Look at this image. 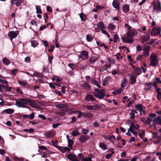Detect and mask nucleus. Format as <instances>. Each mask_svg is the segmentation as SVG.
I'll return each instance as SVG.
<instances>
[{
    "label": "nucleus",
    "instance_id": "f257e3e1",
    "mask_svg": "<svg viewBox=\"0 0 161 161\" xmlns=\"http://www.w3.org/2000/svg\"><path fill=\"white\" fill-rule=\"evenodd\" d=\"M31 102V100L29 99L21 98L16 100L15 101V103L16 105L19 107L28 108L29 107L25 105L28 104L29 103Z\"/></svg>",
    "mask_w": 161,
    "mask_h": 161
},
{
    "label": "nucleus",
    "instance_id": "f03ea898",
    "mask_svg": "<svg viewBox=\"0 0 161 161\" xmlns=\"http://www.w3.org/2000/svg\"><path fill=\"white\" fill-rule=\"evenodd\" d=\"M102 107L100 104L97 103L94 105H86L84 106L85 108L89 110H96L100 109Z\"/></svg>",
    "mask_w": 161,
    "mask_h": 161
},
{
    "label": "nucleus",
    "instance_id": "7ed1b4c3",
    "mask_svg": "<svg viewBox=\"0 0 161 161\" xmlns=\"http://www.w3.org/2000/svg\"><path fill=\"white\" fill-rule=\"evenodd\" d=\"M153 9L156 10L158 13L161 12V4L160 2L157 0L153 2Z\"/></svg>",
    "mask_w": 161,
    "mask_h": 161
},
{
    "label": "nucleus",
    "instance_id": "20e7f679",
    "mask_svg": "<svg viewBox=\"0 0 161 161\" xmlns=\"http://www.w3.org/2000/svg\"><path fill=\"white\" fill-rule=\"evenodd\" d=\"M151 61L150 65L152 66H154L156 65L157 63V60L156 55L154 53L151 54L150 57Z\"/></svg>",
    "mask_w": 161,
    "mask_h": 161
},
{
    "label": "nucleus",
    "instance_id": "39448f33",
    "mask_svg": "<svg viewBox=\"0 0 161 161\" xmlns=\"http://www.w3.org/2000/svg\"><path fill=\"white\" fill-rule=\"evenodd\" d=\"M157 115L154 113H151L149 115V117L147 118V120L145 122V124H146L150 125L151 121H153V120L156 117Z\"/></svg>",
    "mask_w": 161,
    "mask_h": 161
},
{
    "label": "nucleus",
    "instance_id": "423d86ee",
    "mask_svg": "<svg viewBox=\"0 0 161 161\" xmlns=\"http://www.w3.org/2000/svg\"><path fill=\"white\" fill-rule=\"evenodd\" d=\"M161 32V29L159 27H154L151 30V35L152 36H155L159 35Z\"/></svg>",
    "mask_w": 161,
    "mask_h": 161
},
{
    "label": "nucleus",
    "instance_id": "0eeeda50",
    "mask_svg": "<svg viewBox=\"0 0 161 161\" xmlns=\"http://www.w3.org/2000/svg\"><path fill=\"white\" fill-rule=\"evenodd\" d=\"M94 96L99 99H102L104 98L106 94L105 92H103L100 91L94 92H93Z\"/></svg>",
    "mask_w": 161,
    "mask_h": 161
},
{
    "label": "nucleus",
    "instance_id": "6e6552de",
    "mask_svg": "<svg viewBox=\"0 0 161 161\" xmlns=\"http://www.w3.org/2000/svg\"><path fill=\"white\" fill-rule=\"evenodd\" d=\"M150 47L149 46H144L143 48V56L145 57H148L150 54Z\"/></svg>",
    "mask_w": 161,
    "mask_h": 161
},
{
    "label": "nucleus",
    "instance_id": "1a4fd4ad",
    "mask_svg": "<svg viewBox=\"0 0 161 161\" xmlns=\"http://www.w3.org/2000/svg\"><path fill=\"white\" fill-rule=\"evenodd\" d=\"M19 34V32L18 31H11L9 32L8 36L10 39L12 40L13 39L16 37Z\"/></svg>",
    "mask_w": 161,
    "mask_h": 161
},
{
    "label": "nucleus",
    "instance_id": "9d476101",
    "mask_svg": "<svg viewBox=\"0 0 161 161\" xmlns=\"http://www.w3.org/2000/svg\"><path fill=\"white\" fill-rule=\"evenodd\" d=\"M88 52L86 51H82L79 55V58H82V60L86 59L88 58Z\"/></svg>",
    "mask_w": 161,
    "mask_h": 161
},
{
    "label": "nucleus",
    "instance_id": "9b49d317",
    "mask_svg": "<svg viewBox=\"0 0 161 161\" xmlns=\"http://www.w3.org/2000/svg\"><path fill=\"white\" fill-rule=\"evenodd\" d=\"M98 58L96 56H92L91 57L88 61V64H93L98 59Z\"/></svg>",
    "mask_w": 161,
    "mask_h": 161
},
{
    "label": "nucleus",
    "instance_id": "f8f14e48",
    "mask_svg": "<svg viewBox=\"0 0 161 161\" xmlns=\"http://www.w3.org/2000/svg\"><path fill=\"white\" fill-rule=\"evenodd\" d=\"M24 0H11V2L12 5H15L16 7L19 6Z\"/></svg>",
    "mask_w": 161,
    "mask_h": 161
},
{
    "label": "nucleus",
    "instance_id": "ddd939ff",
    "mask_svg": "<svg viewBox=\"0 0 161 161\" xmlns=\"http://www.w3.org/2000/svg\"><path fill=\"white\" fill-rule=\"evenodd\" d=\"M85 99L87 102H93L96 100V99L91 94L87 95L85 97Z\"/></svg>",
    "mask_w": 161,
    "mask_h": 161
},
{
    "label": "nucleus",
    "instance_id": "4468645a",
    "mask_svg": "<svg viewBox=\"0 0 161 161\" xmlns=\"http://www.w3.org/2000/svg\"><path fill=\"white\" fill-rule=\"evenodd\" d=\"M55 135V132L53 131H49L44 134L45 136L47 138H51Z\"/></svg>",
    "mask_w": 161,
    "mask_h": 161
},
{
    "label": "nucleus",
    "instance_id": "2eb2a0df",
    "mask_svg": "<svg viewBox=\"0 0 161 161\" xmlns=\"http://www.w3.org/2000/svg\"><path fill=\"white\" fill-rule=\"evenodd\" d=\"M113 6L118 10L119 8V0H114L112 3Z\"/></svg>",
    "mask_w": 161,
    "mask_h": 161
},
{
    "label": "nucleus",
    "instance_id": "dca6fc26",
    "mask_svg": "<svg viewBox=\"0 0 161 161\" xmlns=\"http://www.w3.org/2000/svg\"><path fill=\"white\" fill-rule=\"evenodd\" d=\"M68 157L69 159L72 161H80L78 159L77 156L72 154H69L68 155Z\"/></svg>",
    "mask_w": 161,
    "mask_h": 161
},
{
    "label": "nucleus",
    "instance_id": "f3484780",
    "mask_svg": "<svg viewBox=\"0 0 161 161\" xmlns=\"http://www.w3.org/2000/svg\"><path fill=\"white\" fill-rule=\"evenodd\" d=\"M133 68L135 71V75H138L142 73V71L140 68L133 66Z\"/></svg>",
    "mask_w": 161,
    "mask_h": 161
},
{
    "label": "nucleus",
    "instance_id": "a211bd4d",
    "mask_svg": "<svg viewBox=\"0 0 161 161\" xmlns=\"http://www.w3.org/2000/svg\"><path fill=\"white\" fill-rule=\"evenodd\" d=\"M122 41L126 43H131L133 42L134 40L132 38H130L128 37H122Z\"/></svg>",
    "mask_w": 161,
    "mask_h": 161
},
{
    "label": "nucleus",
    "instance_id": "6ab92c4d",
    "mask_svg": "<svg viewBox=\"0 0 161 161\" xmlns=\"http://www.w3.org/2000/svg\"><path fill=\"white\" fill-rule=\"evenodd\" d=\"M89 138L88 136H81L79 138V140L82 143L86 142Z\"/></svg>",
    "mask_w": 161,
    "mask_h": 161
},
{
    "label": "nucleus",
    "instance_id": "aec40b11",
    "mask_svg": "<svg viewBox=\"0 0 161 161\" xmlns=\"http://www.w3.org/2000/svg\"><path fill=\"white\" fill-rule=\"evenodd\" d=\"M154 124H160L161 125V115L155 118L153 120Z\"/></svg>",
    "mask_w": 161,
    "mask_h": 161
},
{
    "label": "nucleus",
    "instance_id": "412c9836",
    "mask_svg": "<svg viewBox=\"0 0 161 161\" xmlns=\"http://www.w3.org/2000/svg\"><path fill=\"white\" fill-rule=\"evenodd\" d=\"M136 77L134 74H132L130 78V83L131 85L134 84L136 80Z\"/></svg>",
    "mask_w": 161,
    "mask_h": 161
},
{
    "label": "nucleus",
    "instance_id": "4be33fe9",
    "mask_svg": "<svg viewBox=\"0 0 161 161\" xmlns=\"http://www.w3.org/2000/svg\"><path fill=\"white\" fill-rule=\"evenodd\" d=\"M97 28H95V29L99 28L101 30L102 29H104L105 28L104 24L102 21H100L98 23L97 25Z\"/></svg>",
    "mask_w": 161,
    "mask_h": 161
},
{
    "label": "nucleus",
    "instance_id": "5701e85b",
    "mask_svg": "<svg viewBox=\"0 0 161 161\" xmlns=\"http://www.w3.org/2000/svg\"><path fill=\"white\" fill-rule=\"evenodd\" d=\"M56 107L58 108H68V105L66 103H59L57 104Z\"/></svg>",
    "mask_w": 161,
    "mask_h": 161
},
{
    "label": "nucleus",
    "instance_id": "b1692460",
    "mask_svg": "<svg viewBox=\"0 0 161 161\" xmlns=\"http://www.w3.org/2000/svg\"><path fill=\"white\" fill-rule=\"evenodd\" d=\"M128 81L125 78H124L121 82V86L122 88L126 87Z\"/></svg>",
    "mask_w": 161,
    "mask_h": 161
},
{
    "label": "nucleus",
    "instance_id": "393cba45",
    "mask_svg": "<svg viewBox=\"0 0 161 161\" xmlns=\"http://www.w3.org/2000/svg\"><path fill=\"white\" fill-rule=\"evenodd\" d=\"M139 128V126L138 124H137L136 125H131L129 129H128V130L129 131H131L134 130V129L138 130Z\"/></svg>",
    "mask_w": 161,
    "mask_h": 161
},
{
    "label": "nucleus",
    "instance_id": "a878e982",
    "mask_svg": "<svg viewBox=\"0 0 161 161\" xmlns=\"http://www.w3.org/2000/svg\"><path fill=\"white\" fill-rule=\"evenodd\" d=\"M141 38L144 42L147 41L150 39V36L148 34L144 35L142 36Z\"/></svg>",
    "mask_w": 161,
    "mask_h": 161
},
{
    "label": "nucleus",
    "instance_id": "bb28decb",
    "mask_svg": "<svg viewBox=\"0 0 161 161\" xmlns=\"http://www.w3.org/2000/svg\"><path fill=\"white\" fill-rule=\"evenodd\" d=\"M135 32L134 30L128 31L127 35L129 37H133L135 36Z\"/></svg>",
    "mask_w": 161,
    "mask_h": 161
},
{
    "label": "nucleus",
    "instance_id": "cd10ccee",
    "mask_svg": "<svg viewBox=\"0 0 161 161\" xmlns=\"http://www.w3.org/2000/svg\"><path fill=\"white\" fill-rule=\"evenodd\" d=\"M79 131H82V129L81 128H79L77 130H74L72 133V135L73 136H75L80 134L79 132Z\"/></svg>",
    "mask_w": 161,
    "mask_h": 161
},
{
    "label": "nucleus",
    "instance_id": "c85d7f7f",
    "mask_svg": "<svg viewBox=\"0 0 161 161\" xmlns=\"http://www.w3.org/2000/svg\"><path fill=\"white\" fill-rule=\"evenodd\" d=\"M23 117L25 118H29L30 119H32L34 118L35 115L34 113H32L30 115L26 114L23 115Z\"/></svg>",
    "mask_w": 161,
    "mask_h": 161
},
{
    "label": "nucleus",
    "instance_id": "c756f323",
    "mask_svg": "<svg viewBox=\"0 0 161 161\" xmlns=\"http://www.w3.org/2000/svg\"><path fill=\"white\" fill-rule=\"evenodd\" d=\"M138 18L137 17L136 14L134 13L132 14L130 18V20L134 22H136L138 20Z\"/></svg>",
    "mask_w": 161,
    "mask_h": 161
},
{
    "label": "nucleus",
    "instance_id": "7c9ffc66",
    "mask_svg": "<svg viewBox=\"0 0 161 161\" xmlns=\"http://www.w3.org/2000/svg\"><path fill=\"white\" fill-rule=\"evenodd\" d=\"M99 146L100 147L104 150H107L108 148L107 145L103 142H101L99 144Z\"/></svg>",
    "mask_w": 161,
    "mask_h": 161
},
{
    "label": "nucleus",
    "instance_id": "2f4dec72",
    "mask_svg": "<svg viewBox=\"0 0 161 161\" xmlns=\"http://www.w3.org/2000/svg\"><path fill=\"white\" fill-rule=\"evenodd\" d=\"M122 9L123 11L125 13H127L129 10V7L128 5L125 4L123 7Z\"/></svg>",
    "mask_w": 161,
    "mask_h": 161
},
{
    "label": "nucleus",
    "instance_id": "473e14b6",
    "mask_svg": "<svg viewBox=\"0 0 161 161\" xmlns=\"http://www.w3.org/2000/svg\"><path fill=\"white\" fill-rule=\"evenodd\" d=\"M79 16L81 19V20L82 21H85L87 19L86 15L83 13H81L79 14Z\"/></svg>",
    "mask_w": 161,
    "mask_h": 161
},
{
    "label": "nucleus",
    "instance_id": "72a5a7b5",
    "mask_svg": "<svg viewBox=\"0 0 161 161\" xmlns=\"http://www.w3.org/2000/svg\"><path fill=\"white\" fill-rule=\"evenodd\" d=\"M116 28V26L112 23H110L108 26V28L110 31H113Z\"/></svg>",
    "mask_w": 161,
    "mask_h": 161
},
{
    "label": "nucleus",
    "instance_id": "f704fd0d",
    "mask_svg": "<svg viewBox=\"0 0 161 161\" xmlns=\"http://www.w3.org/2000/svg\"><path fill=\"white\" fill-rule=\"evenodd\" d=\"M135 113H137L134 110H132L130 113V118L132 119H134L135 117Z\"/></svg>",
    "mask_w": 161,
    "mask_h": 161
},
{
    "label": "nucleus",
    "instance_id": "c9c22d12",
    "mask_svg": "<svg viewBox=\"0 0 161 161\" xmlns=\"http://www.w3.org/2000/svg\"><path fill=\"white\" fill-rule=\"evenodd\" d=\"M122 91V89L120 88L113 92L112 93L114 95H116L120 93Z\"/></svg>",
    "mask_w": 161,
    "mask_h": 161
},
{
    "label": "nucleus",
    "instance_id": "e433bc0d",
    "mask_svg": "<svg viewBox=\"0 0 161 161\" xmlns=\"http://www.w3.org/2000/svg\"><path fill=\"white\" fill-rule=\"evenodd\" d=\"M161 141V135L158 136L157 138L155 139L153 141V142L155 144H158Z\"/></svg>",
    "mask_w": 161,
    "mask_h": 161
},
{
    "label": "nucleus",
    "instance_id": "4c0bfd02",
    "mask_svg": "<svg viewBox=\"0 0 161 161\" xmlns=\"http://www.w3.org/2000/svg\"><path fill=\"white\" fill-rule=\"evenodd\" d=\"M31 46L34 47H35L38 44V42L35 40H31Z\"/></svg>",
    "mask_w": 161,
    "mask_h": 161
},
{
    "label": "nucleus",
    "instance_id": "58836bf2",
    "mask_svg": "<svg viewBox=\"0 0 161 161\" xmlns=\"http://www.w3.org/2000/svg\"><path fill=\"white\" fill-rule=\"evenodd\" d=\"M158 94L156 96L158 100H160L161 99V89H158L156 91Z\"/></svg>",
    "mask_w": 161,
    "mask_h": 161
},
{
    "label": "nucleus",
    "instance_id": "ea45409f",
    "mask_svg": "<svg viewBox=\"0 0 161 161\" xmlns=\"http://www.w3.org/2000/svg\"><path fill=\"white\" fill-rule=\"evenodd\" d=\"M86 39L88 42H91L93 39V36L92 35H87L86 36Z\"/></svg>",
    "mask_w": 161,
    "mask_h": 161
},
{
    "label": "nucleus",
    "instance_id": "a19ab883",
    "mask_svg": "<svg viewBox=\"0 0 161 161\" xmlns=\"http://www.w3.org/2000/svg\"><path fill=\"white\" fill-rule=\"evenodd\" d=\"M3 62L4 64L6 65H8L10 63V62L9 60L6 58H3Z\"/></svg>",
    "mask_w": 161,
    "mask_h": 161
},
{
    "label": "nucleus",
    "instance_id": "79ce46f5",
    "mask_svg": "<svg viewBox=\"0 0 161 161\" xmlns=\"http://www.w3.org/2000/svg\"><path fill=\"white\" fill-rule=\"evenodd\" d=\"M5 112L7 114H10L14 112V110L13 109H7L4 110Z\"/></svg>",
    "mask_w": 161,
    "mask_h": 161
},
{
    "label": "nucleus",
    "instance_id": "37998d69",
    "mask_svg": "<svg viewBox=\"0 0 161 161\" xmlns=\"http://www.w3.org/2000/svg\"><path fill=\"white\" fill-rule=\"evenodd\" d=\"M82 87L86 89H88L90 88V86L87 83H84L82 86Z\"/></svg>",
    "mask_w": 161,
    "mask_h": 161
},
{
    "label": "nucleus",
    "instance_id": "c03bdc74",
    "mask_svg": "<svg viewBox=\"0 0 161 161\" xmlns=\"http://www.w3.org/2000/svg\"><path fill=\"white\" fill-rule=\"evenodd\" d=\"M152 83L149 82V83H146L145 85L147 86V87L146 89V91L151 90L152 88V86L150 85H152Z\"/></svg>",
    "mask_w": 161,
    "mask_h": 161
},
{
    "label": "nucleus",
    "instance_id": "a18cd8bd",
    "mask_svg": "<svg viewBox=\"0 0 161 161\" xmlns=\"http://www.w3.org/2000/svg\"><path fill=\"white\" fill-rule=\"evenodd\" d=\"M33 75L34 76L40 77L42 78L43 77L42 75L40 73L38 72L33 73Z\"/></svg>",
    "mask_w": 161,
    "mask_h": 161
},
{
    "label": "nucleus",
    "instance_id": "49530a36",
    "mask_svg": "<svg viewBox=\"0 0 161 161\" xmlns=\"http://www.w3.org/2000/svg\"><path fill=\"white\" fill-rule=\"evenodd\" d=\"M78 157L79 158L81 161H83L85 158L81 153L78 154Z\"/></svg>",
    "mask_w": 161,
    "mask_h": 161
},
{
    "label": "nucleus",
    "instance_id": "de8ad7c7",
    "mask_svg": "<svg viewBox=\"0 0 161 161\" xmlns=\"http://www.w3.org/2000/svg\"><path fill=\"white\" fill-rule=\"evenodd\" d=\"M36 13L37 14H41L42 13V10L41 9L40 7H38L37 6H36Z\"/></svg>",
    "mask_w": 161,
    "mask_h": 161
},
{
    "label": "nucleus",
    "instance_id": "09e8293b",
    "mask_svg": "<svg viewBox=\"0 0 161 161\" xmlns=\"http://www.w3.org/2000/svg\"><path fill=\"white\" fill-rule=\"evenodd\" d=\"M68 146L69 147H72V145L74 143V142L73 140H70L68 141Z\"/></svg>",
    "mask_w": 161,
    "mask_h": 161
},
{
    "label": "nucleus",
    "instance_id": "8fccbe9b",
    "mask_svg": "<svg viewBox=\"0 0 161 161\" xmlns=\"http://www.w3.org/2000/svg\"><path fill=\"white\" fill-rule=\"evenodd\" d=\"M85 117L86 118H92L93 116V114L90 113H88L86 114H85Z\"/></svg>",
    "mask_w": 161,
    "mask_h": 161
},
{
    "label": "nucleus",
    "instance_id": "3c124183",
    "mask_svg": "<svg viewBox=\"0 0 161 161\" xmlns=\"http://www.w3.org/2000/svg\"><path fill=\"white\" fill-rule=\"evenodd\" d=\"M68 66L72 70L74 69L76 67V65L74 64H69Z\"/></svg>",
    "mask_w": 161,
    "mask_h": 161
},
{
    "label": "nucleus",
    "instance_id": "603ef678",
    "mask_svg": "<svg viewBox=\"0 0 161 161\" xmlns=\"http://www.w3.org/2000/svg\"><path fill=\"white\" fill-rule=\"evenodd\" d=\"M114 153L113 151H112L111 153L107 154L106 155L105 157L106 159H108L111 158L112 155Z\"/></svg>",
    "mask_w": 161,
    "mask_h": 161
},
{
    "label": "nucleus",
    "instance_id": "864d4df0",
    "mask_svg": "<svg viewBox=\"0 0 161 161\" xmlns=\"http://www.w3.org/2000/svg\"><path fill=\"white\" fill-rule=\"evenodd\" d=\"M19 83L22 86H24L27 85V83L25 81H18Z\"/></svg>",
    "mask_w": 161,
    "mask_h": 161
},
{
    "label": "nucleus",
    "instance_id": "5fc2aeb1",
    "mask_svg": "<svg viewBox=\"0 0 161 161\" xmlns=\"http://www.w3.org/2000/svg\"><path fill=\"white\" fill-rule=\"evenodd\" d=\"M76 112L78 114V118H80L82 115H85V114L79 111H77Z\"/></svg>",
    "mask_w": 161,
    "mask_h": 161
},
{
    "label": "nucleus",
    "instance_id": "6e6d98bb",
    "mask_svg": "<svg viewBox=\"0 0 161 161\" xmlns=\"http://www.w3.org/2000/svg\"><path fill=\"white\" fill-rule=\"evenodd\" d=\"M92 82L95 86H97L98 88H100L98 82L97 80H94L92 81Z\"/></svg>",
    "mask_w": 161,
    "mask_h": 161
},
{
    "label": "nucleus",
    "instance_id": "4d7b16f0",
    "mask_svg": "<svg viewBox=\"0 0 161 161\" xmlns=\"http://www.w3.org/2000/svg\"><path fill=\"white\" fill-rule=\"evenodd\" d=\"M118 36L117 34L114 35L113 37L114 42H116L117 41V40H118Z\"/></svg>",
    "mask_w": 161,
    "mask_h": 161
},
{
    "label": "nucleus",
    "instance_id": "13d9d810",
    "mask_svg": "<svg viewBox=\"0 0 161 161\" xmlns=\"http://www.w3.org/2000/svg\"><path fill=\"white\" fill-rule=\"evenodd\" d=\"M136 107L138 109V110L140 111L142 109V106L141 104H139L136 105Z\"/></svg>",
    "mask_w": 161,
    "mask_h": 161
},
{
    "label": "nucleus",
    "instance_id": "bf43d9fd",
    "mask_svg": "<svg viewBox=\"0 0 161 161\" xmlns=\"http://www.w3.org/2000/svg\"><path fill=\"white\" fill-rule=\"evenodd\" d=\"M57 148L62 153H65V150H64V148L63 147L57 146Z\"/></svg>",
    "mask_w": 161,
    "mask_h": 161
},
{
    "label": "nucleus",
    "instance_id": "052dcab7",
    "mask_svg": "<svg viewBox=\"0 0 161 161\" xmlns=\"http://www.w3.org/2000/svg\"><path fill=\"white\" fill-rule=\"evenodd\" d=\"M115 56L116 57V58L117 59H119L120 58L122 59V57L121 56L120 53H118L117 54L115 55Z\"/></svg>",
    "mask_w": 161,
    "mask_h": 161
},
{
    "label": "nucleus",
    "instance_id": "680f3d73",
    "mask_svg": "<svg viewBox=\"0 0 161 161\" xmlns=\"http://www.w3.org/2000/svg\"><path fill=\"white\" fill-rule=\"evenodd\" d=\"M38 117L43 120H45L46 118L45 116L41 114L38 115Z\"/></svg>",
    "mask_w": 161,
    "mask_h": 161
},
{
    "label": "nucleus",
    "instance_id": "e2e57ef3",
    "mask_svg": "<svg viewBox=\"0 0 161 161\" xmlns=\"http://www.w3.org/2000/svg\"><path fill=\"white\" fill-rule=\"evenodd\" d=\"M129 122L130 123L131 125H135V124L136 123V121L135 120H129Z\"/></svg>",
    "mask_w": 161,
    "mask_h": 161
},
{
    "label": "nucleus",
    "instance_id": "0e129e2a",
    "mask_svg": "<svg viewBox=\"0 0 161 161\" xmlns=\"http://www.w3.org/2000/svg\"><path fill=\"white\" fill-rule=\"evenodd\" d=\"M30 23L32 25H35L36 26L37 25V23L36 22L33 20L31 21Z\"/></svg>",
    "mask_w": 161,
    "mask_h": 161
},
{
    "label": "nucleus",
    "instance_id": "69168bd1",
    "mask_svg": "<svg viewBox=\"0 0 161 161\" xmlns=\"http://www.w3.org/2000/svg\"><path fill=\"white\" fill-rule=\"evenodd\" d=\"M145 135V132L144 130H142V132L139 134V136L141 138H142Z\"/></svg>",
    "mask_w": 161,
    "mask_h": 161
},
{
    "label": "nucleus",
    "instance_id": "338daca9",
    "mask_svg": "<svg viewBox=\"0 0 161 161\" xmlns=\"http://www.w3.org/2000/svg\"><path fill=\"white\" fill-rule=\"evenodd\" d=\"M30 58L29 57H27L25 58V61L27 63L30 62Z\"/></svg>",
    "mask_w": 161,
    "mask_h": 161
},
{
    "label": "nucleus",
    "instance_id": "774afa93",
    "mask_svg": "<svg viewBox=\"0 0 161 161\" xmlns=\"http://www.w3.org/2000/svg\"><path fill=\"white\" fill-rule=\"evenodd\" d=\"M136 49L137 51H141L142 50V47L140 45H138L136 47Z\"/></svg>",
    "mask_w": 161,
    "mask_h": 161
}]
</instances>
